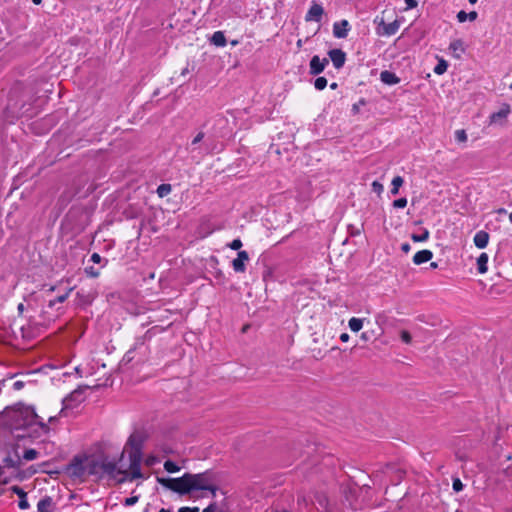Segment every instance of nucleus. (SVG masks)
<instances>
[{
	"instance_id": "nucleus-11",
	"label": "nucleus",
	"mask_w": 512,
	"mask_h": 512,
	"mask_svg": "<svg viewBox=\"0 0 512 512\" xmlns=\"http://www.w3.org/2000/svg\"><path fill=\"white\" fill-rule=\"evenodd\" d=\"M328 64L329 60L327 58H320L318 55H314L309 63V74L313 76L321 74Z\"/></svg>"
},
{
	"instance_id": "nucleus-47",
	"label": "nucleus",
	"mask_w": 512,
	"mask_h": 512,
	"mask_svg": "<svg viewBox=\"0 0 512 512\" xmlns=\"http://www.w3.org/2000/svg\"><path fill=\"white\" fill-rule=\"evenodd\" d=\"M202 512H217L216 502L210 503Z\"/></svg>"
},
{
	"instance_id": "nucleus-6",
	"label": "nucleus",
	"mask_w": 512,
	"mask_h": 512,
	"mask_svg": "<svg viewBox=\"0 0 512 512\" xmlns=\"http://www.w3.org/2000/svg\"><path fill=\"white\" fill-rule=\"evenodd\" d=\"M89 388L90 387L88 385H81L78 386L75 390H73L70 394H68L62 401L63 408L60 414H62L65 409L74 408L75 406L83 402L85 399L84 393Z\"/></svg>"
},
{
	"instance_id": "nucleus-13",
	"label": "nucleus",
	"mask_w": 512,
	"mask_h": 512,
	"mask_svg": "<svg viewBox=\"0 0 512 512\" xmlns=\"http://www.w3.org/2000/svg\"><path fill=\"white\" fill-rule=\"evenodd\" d=\"M328 56L336 69L342 68L346 62V53L341 49L336 48L329 50Z\"/></svg>"
},
{
	"instance_id": "nucleus-31",
	"label": "nucleus",
	"mask_w": 512,
	"mask_h": 512,
	"mask_svg": "<svg viewBox=\"0 0 512 512\" xmlns=\"http://www.w3.org/2000/svg\"><path fill=\"white\" fill-rule=\"evenodd\" d=\"M429 235H430L429 231L427 229H424L421 234H412L411 239L414 242H424V241L428 240Z\"/></svg>"
},
{
	"instance_id": "nucleus-35",
	"label": "nucleus",
	"mask_w": 512,
	"mask_h": 512,
	"mask_svg": "<svg viewBox=\"0 0 512 512\" xmlns=\"http://www.w3.org/2000/svg\"><path fill=\"white\" fill-rule=\"evenodd\" d=\"M327 83H328L327 79H326L325 77L320 76V77H317V78L315 79V81H314V87H315V89H317V90H323V89H325V88H326Z\"/></svg>"
},
{
	"instance_id": "nucleus-12",
	"label": "nucleus",
	"mask_w": 512,
	"mask_h": 512,
	"mask_svg": "<svg viewBox=\"0 0 512 512\" xmlns=\"http://www.w3.org/2000/svg\"><path fill=\"white\" fill-rule=\"evenodd\" d=\"M323 14L324 8L322 7V5L313 1L305 16V20L320 22Z\"/></svg>"
},
{
	"instance_id": "nucleus-5",
	"label": "nucleus",
	"mask_w": 512,
	"mask_h": 512,
	"mask_svg": "<svg viewBox=\"0 0 512 512\" xmlns=\"http://www.w3.org/2000/svg\"><path fill=\"white\" fill-rule=\"evenodd\" d=\"M66 473L74 480L84 481L86 472V465L80 456H75L71 462L66 466Z\"/></svg>"
},
{
	"instance_id": "nucleus-59",
	"label": "nucleus",
	"mask_w": 512,
	"mask_h": 512,
	"mask_svg": "<svg viewBox=\"0 0 512 512\" xmlns=\"http://www.w3.org/2000/svg\"><path fill=\"white\" fill-rule=\"evenodd\" d=\"M337 87H338V84L336 82H333V83L330 84V88L333 89V90L337 89Z\"/></svg>"
},
{
	"instance_id": "nucleus-55",
	"label": "nucleus",
	"mask_w": 512,
	"mask_h": 512,
	"mask_svg": "<svg viewBox=\"0 0 512 512\" xmlns=\"http://www.w3.org/2000/svg\"><path fill=\"white\" fill-rule=\"evenodd\" d=\"M340 340H341L342 342H347V341L349 340V335H348L347 333H342V334L340 335Z\"/></svg>"
},
{
	"instance_id": "nucleus-32",
	"label": "nucleus",
	"mask_w": 512,
	"mask_h": 512,
	"mask_svg": "<svg viewBox=\"0 0 512 512\" xmlns=\"http://www.w3.org/2000/svg\"><path fill=\"white\" fill-rule=\"evenodd\" d=\"M205 133L200 131L197 135L192 139L190 143L191 152L197 150V145L204 139Z\"/></svg>"
},
{
	"instance_id": "nucleus-48",
	"label": "nucleus",
	"mask_w": 512,
	"mask_h": 512,
	"mask_svg": "<svg viewBox=\"0 0 512 512\" xmlns=\"http://www.w3.org/2000/svg\"><path fill=\"white\" fill-rule=\"evenodd\" d=\"M406 9L416 8L418 5L417 0H405Z\"/></svg>"
},
{
	"instance_id": "nucleus-16",
	"label": "nucleus",
	"mask_w": 512,
	"mask_h": 512,
	"mask_svg": "<svg viewBox=\"0 0 512 512\" xmlns=\"http://www.w3.org/2000/svg\"><path fill=\"white\" fill-rule=\"evenodd\" d=\"M86 472L88 475L97 476L99 479H102L101 473V456L96 459H91L87 461Z\"/></svg>"
},
{
	"instance_id": "nucleus-21",
	"label": "nucleus",
	"mask_w": 512,
	"mask_h": 512,
	"mask_svg": "<svg viewBox=\"0 0 512 512\" xmlns=\"http://www.w3.org/2000/svg\"><path fill=\"white\" fill-rule=\"evenodd\" d=\"M53 508L54 502L50 496H44L37 504V512H52Z\"/></svg>"
},
{
	"instance_id": "nucleus-8",
	"label": "nucleus",
	"mask_w": 512,
	"mask_h": 512,
	"mask_svg": "<svg viewBox=\"0 0 512 512\" xmlns=\"http://www.w3.org/2000/svg\"><path fill=\"white\" fill-rule=\"evenodd\" d=\"M210 481L209 472H203L198 474H192L191 478H189L190 486L192 491L206 490L210 489Z\"/></svg>"
},
{
	"instance_id": "nucleus-58",
	"label": "nucleus",
	"mask_w": 512,
	"mask_h": 512,
	"mask_svg": "<svg viewBox=\"0 0 512 512\" xmlns=\"http://www.w3.org/2000/svg\"><path fill=\"white\" fill-rule=\"evenodd\" d=\"M156 461V459L154 457H149L146 461V463L148 465H152L154 462Z\"/></svg>"
},
{
	"instance_id": "nucleus-15",
	"label": "nucleus",
	"mask_w": 512,
	"mask_h": 512,
	"mask_svg": "<svg viewBox=\"0 0 512 512\" xmlns=\"http://www.w3.org/2000/svg\"><path fill=\"white\" fill-rule=\"evenodd\" d=\"M350 30V24L347 20L335 22L333 24V35L336 38H346Z\"/></svg>"
},
{
	"instance_id": "nucleus-46",
	"label": "nucleus",
	"mask_w": 512,
	"mask_h": 512,
	"mask_svg": "<svg viewBox=\"0 0 512 512\" xmlns=\"http://www.w3.org/2000/svg\"><path fill=\"white\" fill-rule=\"evenodd\" d=\"M456 17H457L458 22H460V23H463L468 19V15L464 10L459 11L457 13Z\"/></svg>"
},
{
	"instance_id": "nucleus-60",
	"label": "nucleus",
	"mask_w": 512,
	"mask_h": 512,
	"mask_svg": "<svg viewBox=\"0 0 512 512\" xmlns=\"http://www.w3.org/2000/svg\"><path fill=\"white\" fill-rule=\"evenodd\" d=\"M361 338L367 340L368 339L367 332H363L362 335H361Z\"/></svg>"
},
{
	"instance_id": "nucleus-37",
	"label": "nucleus",
	"mask_w": 512,
	"mask_h": 512,
	"mask_svg": "<svg viewBox=\"0 0 512 512\" xmlns=\"http://www.w3.org/2000/svg\"><path fill=\"white\" fill-rule=\"evenodd\" d=\"M85 273L87 276L92 277V278H96L100 274L99 270L94 268L93 266L86 267Z\"/></svg>"
},
{
	"instance_id": "nucleus-17",
	"label": "nucleus",
	"mask_w": 512,
	"mask_h": 512,
	"mask_svg": "<svg viewBox=\"0 0 512 512\" xmlns=\"http://www.w3.org/2000/svg\"><path fill=\"white\" fill-rule=\"evenodd\" d=\"M10 490L18 496V507L21 510H26L30 507V504L27 501V493L20 486L14 485L10 487Z\"/></svg>"
},
{
	"instance_id": "nucleus-62",
	"label": "nucleus",
	"mask_w": 512,
	"mask_h": 512,
	"mask_svg": "<svg viewBox=\"0 0 512 512\" xmlns=\"http://www.w3.org/2000/svg\"><path fill=\"white\" fill-rule=\"evenodd\" d=\"M55 419H56V417H55V416H50V417H49V419H48V421H49L50 423H52Z\"/></svg>"
},
{
	"instance_id": "nucleus-14",
	"label": "nucleus",
	"mask_w": 512,
	"mask_h": 512,
	"mask_svg": "<svg viewBox=\"0 0 512 512\" xmlns=\"http://www.w3.org/2000/svg\"><path fill=\"white\" fill-rule=\"evenodd\" d=\"M249 260L247 251H239L237 257L232 261V267L235 272L243 273L246 270L245 262Z\"/></svg>"
},
{
	"instance_id": "nucleus-34",
	"label": "nucleus",
	"mask_w": 512,
	"mask_h": 512,
	"mask_svg": "<svg viewBox=\"0 0 512 512\" xmlns=\"http://www.w3.org/2000/svg\"><path fill=\"white\" fill-rule=\"evenodd\" d=\"M38 454V451H36L35 449H27L23 453V459L26 461H32L38 457Z\"/></svg>"
},
{
	"instance_id": "nucleus-27",
	"label": "nucleus",
	"mask_w": 512,
	"mask_h": 512,
	"mask_svg": "<svg viewBox=\"0 0 512 512\" xmlns=\"http://www.w3.org/2000/svg\"><path fill=\"white\" fill-rule=\"evenodd\" d=\"M349 328L353 331V332H358L362 329L363 327V320L360 319V318H356V317H352L350 320H349Z\"/></svg>"
},
{
	"instance_id": "nucleus-33",
	"label": "nucleus",
	"mask_w": 512,
	"mask_h": 512,
	"mask_svg": "<svg viewBox=\"0 0 512 512\" xmlns=\"http://www.w3.org/2000/svg\"><path fill=\"white\" fill-rule=\"evenodd\" d=\"M164 469L168 473H176V472H178L180 470V467L175 462H173L172 460H167L164 463Z\"/></svg>"
},
{
	"instance_id": "nucleus-22",
	"label": "nucleus",
	"mask_w": 512,
	"mask_h": 512,
	"mask_svg": "<svg viewBox=\"0 0 512 512\" xmlns=\"http://www.w3.org/2000/svg\"><path fill=\"white\" fill-rule=\"evenodd\" d=\"M449 49L452 51L453 56L457 59H460L462 54L465 53L464 43L461 39L452 41L449 45Z\"/></svg>"
},
{
	"instance_id": "nucleus-39",
	"label": "nucleus",
	"mask_w": 512,
	"mask_h": 512,
	"mask_svg": "<svg viewBox=\"0 0 512 512\" xmlns=\"http://www.w3.org/2000/svg\"><path fill=\"white\" fill-rule=\"evenodd\" d=\"M455 139L458 141V142H464L467 140V134L465 132V130L461 129V130H456L455 131Z\"/></svg>"
},
{
	"instance_id": "nucleus-23",
	"label": "nucleus",
	"mask_w": 512,
	"mask_h": 512,
	"mask_svg": "<svg viewBox=\"0 0 512 512\" xmlns=\"http://www.w3.org/2000/svg\"><path fill=\"white\" fill-rule=\"evenodd\" d=\"M380 80L387 85H395L400 82V78L393 72L384 70L380 73Z\"/></svg>"
},
{
	"instance_id": "nucleus-40",
	"label": "nucleus",
	"mask_w": 512,
	"mask_h": 512,
	"mask_svg": "<svg viewBox=\"0 0 512 512\" xmlns=\"http://www.w3.org/2000/svg\"><path fill=\"white\" fill-rule=\"evenodd\" d=\"M392 205L394 208H405L407 205V199L405 197L398 198L393 201Z\"/></svg>"
},
{
	"instance_id": "nucleus-44",
	"label": "nucleus",
	"mask_w": 512,
	"mask_h": 512,
	"mask_svg": "<svg viewBox=\"0 0 512 512\" xmlns=\"http://www.w3.org/2000/svg\"><path fill=\"white\" fill-rule=\"evenodd\" d=\"M383 185L378 182V181H374L372 183V190L373 192L377 193V194H381L383 192Z\"/></svg>"
},
{
	"instance_id": "nucleus-20",
	"label": "nucleus",
	"mask_w": 512,
	"mask_h": 512,
	"mask_svg": "<svg viewBox=\"0 0 512 512\" xmlns=\"http://www.w3.org/2000/svg\"><path fill=\"white\" fill-rule=\"evenodd\" d=\"M433 257V253L430 250L424 249L418 251L413 257V263L416 265H421L430 261Z\"/></svg>"
},
{
	"instance_id": "nucleus-56",
	"label": "nucleus",
	"mask_w": 512,
	"mask_h": 512,
	"mask_svg": "<svg viewBox=\"0 0 512 512\" xmlns=\"http://www.w3.org/2000/svg\"><path fill=\"white\" fill-rule=\"evenodd\" d=\"M207 491H210L213 496H215L217 491V486L210 484V489H206Z\"/></svg>"
},
{
	"instance_id": "nucleus-9",
	"label": "nucleus",
	"mask_w": 512,
	"mask_h": 512,
	"mask_svg": "<svg viewBox=\"0 0 512 512\" xmlns=\"http://www.w3.org/2000/svg\"><path fill=\"white\" fill-rule=\"evenodd\" d=\"M145 441V436L141 433L135 432L130 435L127 444L131 447L129 455L142 456V447Z\"/></svg>"
},
{
	"instance_id": "nucleus-50",
	"label": "nucleus",
	"mask_w": 512,
	"mask_h": 512,
	"mask_svg": "<svg viewBox=\"0 0 512 512\" xmlns=\"http://www.w3.org/2000/svg\"><path fill=\"white\" fill-rule=\"evenodd\" d=\"M90 260L93 262V263H101L102 261V257L98 254V253H93L90 257Z\"/></svg>"
},
{
	"instance_id": "nucleus-41",
	"label": "nucleus",
	"mask_w": 512,
	"mask_h": 512,
	"mask_svg": "<svg viewBox=\"0 0 512 512\" xmlns=\"http://www.w3.org/2000/svg\"><path fill=\"white\" fill-rule=\"evenodd\" d=\"M400 338L406 344H410L411 341H412L411 334L408 331H406V330H402L401 331Z\"/></svg>"
},
{
	"instance_id": "nucleus-3",
	"label": "nucleus",
	"mask_w": 512,
	"mask_h": 512,
	"mask_svg": "<svg viewBox=\"0 0 512 512\" xmlns=\"http://www.w3.org/2000/svg\"><path fill=\"white\" fill-rule=\"evenodd\" d=\"M189 478H191V473H185L178 478L157 477L156 480L163 487L180 495H186L192 492Z\"/></svg>"
},
{
	"instance_id": "nucleus-38",
	"label": "nucleus",
	"mask_w": 512,
	"mask_h": 512,
	"mask_svg": "<svg viewBox=\"0 0 512 512\" xmlns=\"http://www.w3.org/2000/svg\"><path fill=\"white\" fill-rule=\"evenodd\" d=\"M463 483L459 478H454L452 482V488L455 492H460L463 490Z\"/></svg>"
},
{
	"instance_id": "nucleus-42",
	"label": "nucleus",
	"mask_w": 512,
	"mask_h": 512,
	"mask_svg": "<svg viewBox=\"0 0 512 512\" xmlns=\"http://www.w3.org/2000/svg\"><path fill=\"white\" fill-rule=\"evenodd\" d=\"M242 245V241L239 238H237L234 239L231 243H229L228 247H230L232 250H240Z\"/></svg>"
},
{
	"instance_id": "nucleus-4",
	"label": "nucleus",
	"mask_w": 512,
	"mask_h": 512,
	"mask_svg": "<svg viewBox=\"0 0 512 512\" xmlns=\"http://www.w3.org/2000/svg\"><path fill=\"white\" fill-rule=\"evenodd\" d=\"M130 465L129 470H123L122 477L117 479L118 484H122L126 481H133L135 479L142 478V472H141V461L142 456L137 455H129Z\"/></svg>"
},
{
	"instance_id": "nucleus-52",
	"label": "nucleus",
	"mask_w": 512,
	"mask_h": 512,
	"mask_svg": "<svg viewBox=\"0 0 512 512\" xmlns=\"http://www.w3.org/2000/svg\"><path fill=\"white\" fill-rule=\"evenodd\" d=\"M411 249V246L409 243L405 242V243H402L401 244V250L404 252V253H408Z\"/></svg>"
},
{
	"instance_id": "nucleus-29",
	"label": "nucleus",
	"mask_w": 512,
	"mask_h": 512,
	"mask_svg": "<svg viewBox=\"0 0 512 512\" xmlns=\"http://www.w3.org/2000/svg\"><path fill=\"white\" fill-rule=\"evenodd\" d=\"M71 291H72V288L68 289V291L66 293L56 297L55 299L50 300L48 303V307L53 308L57 303L65 302L67 300V298L69 297V294Z\"/></svg>"
},
{
	"instance_id": "nucleus-54",
	"label": "nucleus",
	"mask_w": 512,
	"mask_h": 512,
	"mask_svg": "<svg viewBox=\"0 0 512 512\" xmlns=\"http://www.w3.org/2000/svg\"><path fill=\"white\" fill-rule=\"evenodd\" d=\"M349 229H351L350 234H351L352 236H356V235H359V234H360V229H354V227H353V226H349Z\"/></svg>"
},
{
	"instance_id": "nucleus-1",
	"label": "nucleus",
	"mask_w": 512,
	"mask_h": 512,
	"mask_svg": "<svg viewBox=\"0 0 512 512\" xmlns=\"http://www.w3.org/2000/svg\"><path fill=\"white\" fill-rule=\"evenodd\" d=\"M6 424L17 439H36L49 433V426L36 414L31 406L18 403L12 408L5 409L3 413Z\"/></svg>"
},
{
	"instance_id": "nucleus-7",
	"label": "nucleus",
	"mask_w": 512,
	"mask_h": 512,
	"mask_svg": "<svg viewBox=\"0 0 512 512\" xmlns=\"http://www.w3.org/2000/svg\"><path fill=\"white\" fill-rule=\"evenodd\" d=\"M117 460H109L106 455H101V473L105 474L109 479H116L117 475H122L123 470L118 467Z\"/></svg>"
},
{
	"instance_id": "nucleus-28",
	"label": "nucleus",
	"mask_w": 512,
	"mask_h": 512,
	"mask_svg": "<svg viewBox=\"0 0 512 512\" xmlns=\"http://www.w3.org/2000/svg\"><path fill=\"white\" fill-rule=\"evenodd\" d=\"M172 190V186L171 184H168V183H163V184H160L157 188V194L160 198H163V197H166L167 195L170 194Z\"/></svg>"
},
{
	"instance_id": "nucleus-2",
	"label": "nucleus",
	"mask_w": 512,
	"mask_h": 512,
	"mask_svg": "<svg viewBox=\"0 0 512 512\" xmlns=\"http://www.w3.org/2000/svg\"><path fill=\"white\" fill-rule=\"evenodd\" d=\"M159 331L160 329L158 326H154L148 329L144 335L136 337L133 346L125 353L123 362H132L136 357L135 353H138L139 355L138 362H145L148 359L150 352L147 342H149Z\"/></svg>"
},
{
	"instance_id": "nucleus-57",
	"label": "nucleus",
	"mask_w": 512,
	"mask_h": 512,
	"mask_svg": "<svg viewBox=\"0 0 512 512\" xmlns=\"http://www.w3.org/2000/svg\"><path fill=\"white\" fill-rule=\"evenodd\" d=\"M25 307H24V304L23 303H20L17 307V310L19 312V314H22L23 311H24Z\"/></svg>"
},
{
	"instance_id": "nucleus-25",
	"label": "nucleus",
	"mask_w": 512,
	"mask_h": 512,
	"mask_svg": "<svg viewBox=\"0 0 512 512\" xmlns=\"http://www.w3.org/2000/svg\"><path fill=\"white\" fill-rule=\"evenodd\" d=\"M488 255L487 253H481L479 257L477 258V270L480 274H484L487 272L488 267Z\"/></svg>"
},
{
	"instance_id": "nucleus-63",
	"label": "nucleus",
	"mask_w": 512,
	"mask_h": 512,
	"mask_svg": "<svg viewBox=\"0 0 512 512\" xmlns=\"http://www.w3.org/2000/svg\"><path fill=\"white\" fill-rule=\"evenodd\" d=\"M430 266H431V268H437V263H436V262H432V263L430 264Z\"/></svg>"
},
{
	"instance_id": "nucleus-61",
	"label": "nucleus",
	"mask_w": 512,
	"mask_h": 512,
	"mask_svg": "<svg viewBox=\"0 0 512 512\" xmlns=\"http://www.w3.org/2000/svg\"><path fill=\"white\" fill-rule=\"evenodd\" d=\"M35 5H40L42 0H32Z\"/></svg>"
},
{
	"instance_id": "nucleus-30",
	"label": "nucleus",
	"mask_w": 512,
	"mask_h": 512,
	"mask_svg": "<svg viewBox=\"0 0 512 512\" xmlns=\"http://www.w3.org/2000/svg\"><path fill=\"white\" fill-rule=\"evenodd\" d=\"M448 63L444 59L439 60V62L434 67V73L437 75H442L447 71Z\"/></svg>"
},
{
	"instance_id": "nucleus-24",
	"label": "nucleus",
	"mask_w": 512,
	"mask_h": 512,
	"mask_svg": "<svg viewBox=\"0 0 512 512\" xmlns=\"http://www.w3.org/2000/svg\"><path fill=\"white\" fill-rule=\"evenodd\" d=\"M210 42H211V44H213L217 47H224L227 43L224 32H222V31L214 32L212 37L210 38Z\"/></svg>"
},
{
	"instance_id": "nucleus-18",
	"label": "nucleus",
	"mask_w": 512,
	"mask_h": 512,
	"mask_svg": "<svg viewBox=\"0 0 512 512\" xmlns=\"http://www.w3.org/2000/svg\"><path fill=\"white\" fill-rule=\"evenodd\" d=\"M511 108L509 104H503L501 109L497 112H494L490 115V122L491 123H498L503 119H506L507 116L510 114Z\"/></svg>"
},
{
	"instance_id": "nucleus-49",
	"label": "nucleus",
	"mask_w": 512,
	"mask_h": 512,
	"mask_svg": "<svg viewBox=\"0 0 512 512\" xmlns=\"http://www.w3.org/2000/svg\"><path fill=\"white\" fill-rule=\"evenodd\" d=\"M178 512H199L198 507H181Z\"/></svg>"
},
{
	"instance_id": "nucleus-64",
	"label": "nucleus",
	"mask_w": 512,
	"mask_h": 512,
	"mask_svg": "<svg viewBox=\"0 0 512 512\" xmlns=\"http://www.w3.org/2000/svg\"><path fill=\"white\" fill-rule=\"evenodd\" d=\"M158 512H170V510L162 508Z\"/></svg>"
},
{
	"instance_id": "nucleus-26",
	"label": "nucleus",
	"mask_w": 512,
	"mask_h": 512,
	"mask_svg": "<svg viewBox=\"0 0 512 512\" xmlns=\"http://www.w3.org/2000/svg\"><path fill=\"white\" fill-rule=\"evenodd\" d=\"M404 180L401 176H395L392 179V188L390 190L392 195H397L399 193V188L403 185Z\"/></svg>"
},
{
	"instance_id": "nucleus-19",
	"label": "nucleus",
	"mask_w": 512,
	"mask_h": 512,
	"mask_svg": "<svg viewBox=\"0 0 512 512\" xmlns=\"http://www.w3.org/2000/svg\"><path fill=\"white\" fill-rule=\"evenodd\" d=\"M473 241L477 248L484 249L487 247L489 242V233L484 230H480L475 234Z\"/></svg>"
},
{
	"instance_id": "nucleus-53",
	"label": "nucleus",
	"mask_w": 512,
	"mask_h": 512,
	"mask_svg": "<svg viewBox=\"0 0 512 512\" xmlns=\"http://www.w3.org/2000/svg\"><path fill=\"white\" fill-rule=\"evenodd\" d=\"M23 387H24V382H22V381H16V382H14V384H13V388H14V390H20V389H22Z\"/></svg>"
},
{
	"instance_id": "nucleus-51",
	"label": "nucleus",
	"mask_w": 512,
	"mask_h": 512,
	"mask_svg": "<svg viewBox=\"0 0 512 512\" xmlns=\"http://www.w3.org/2000/svg\"><path fill=\"white\" fill-rule=\"evenodd\" d=\"M467 15H468V20H470V21H474L478 17V13L476 11H471V12L467 13Z\"/></svg>"
},
{
	"instance_id": "nucleus-45",
	"label": "nucleus",
	"mask_w": 512,
	"mask_h": 512,
	"mask_svg": "<svg viewBox=\"0 0 512 512\" xmlns=\"http://www.w3.org/2000/svg\"><path fill=\"white\" fill-rule=\"evenodd\" d=\"M139 500V496H131L125 499L124 505L125 506H132L136 504Z\"/></svg>"
},
{
	"instance_id": "nucleus-10",
	"label": "nucleus",
	"mask_w": 512,
	"mask_h": 512,
	"mask_svg": "<svg viewBox=\"0 0 512 512\" xmlns=\"http://www.w3.org/2000/svg\"><path fill=\"white\" fill-rule=\"evenodd\" d=\"M400 27L399 20H394L391 23H385L383 19L380 20L377 26V34L381 36H392L397 33Z\"/></svg>"
},
{
	"instance_id": "nucleus-43",
	"label": "nucleus",
	"mask_w": 512,
	"mask_h": 512,
	"mask_svg": "<svg viewBox=\"0 0 512 512\" xmlns=\"http://www.w3.org/2000/svg\"><path fill=\"white\" fill-rule=\"evenodd\" d=\"M20 460H14L10 456L4 459V463L8 467H16L19 464Z\"/></svg>"
},
{
	"instance_id": "nucleus-36",
	"label": "nucleus",
	"mask_w": 512,
	"mask_h": 512,
	"mask_svg": "<svg viewBox=\"0 0 512 512\" xmlns=\"http://www.w3.org/2000/svg\"><path fill=\"white\" fill-rule=\"evenodd\" d=\"M365 104L366 100L364 98H361L357 103H354L351 109L352 114L357 115L360 112V107L364 106Z\"/></svg>"
}]
</instances>
